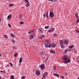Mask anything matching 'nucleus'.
Listing matches in <instances>:
<instances>
[{
  "label": "nucleus",
  "instance_id": "ddd939ff",
  "mask_svg": "<svg viewBox=\"0 0 79 79\" xmlns=\"http://www.w3.org/2000/svg\"><path fill=\"white\" fill-rule=\"evenodd\" d=\"M34 37H35V35L33 34L30 36V39H34Z\"/></svg>",
  "mask_w": 79,
  "mask_h": 79
},
{
  "label": "nucleus",
  "instance_id": "de8ad7c7",
  "mask_svg": "<svg viewBox=\"0 0 79 79\" xmlns=\"http://www.w3.org/2000/svg\"><path fill=\"white\" fill-rule=\"evenodd\" d=\"M2 56V54L0 52V56Z\"/></svg>",
  "mask_w": 79,
  "mask_h": 79
},
{
  "label": "nucleus",
  "instance_id": "7c9ffc66",
  "mask_svg": "<svg viewBox=\"0 0 79 79\" xmlns=\"http://www.w3.org/2000/svg\"><path fill=\"white\" fill-rule=\"evenodd\" d=\"M44 52H42L40 53V55H44Z\"/></svg>",
  "mask_w": 79,
  "mask_h": 79
},
{
  "label": "nucleus",
  "instance_id": "72a5a7b5",
  "mask_svg": "<svg viewBox=\"0 0 79 79\" xmlns=\"http://www.w3.org/2000/svg\"><path fill=\"white\" fill-rule=\"evenodd\" d=\"M4 37L5 38V39H7L8 38V36L6 35H4Z\"/></svg>",
  "mask_w": 79,
  "mask_h": 79
},
{
  "label": "nucleus",
  "instance_id": "20e7f679",
  "mask_svg": "<svg viewBox=\"0 0 79 79\" xmlns=\"http://www.w3.org/2000/svg\"><path fill=\"white\" fill-rule=\"evenodd\" d=\"M39 67L41 69H45V65L43 64L39 66Z\"/></svg>",
  "mask_w": 79,
  "mask_h": 79
},
{
  "label": "nucleus",
  "instance_id": "c85d7f7f",
  "mask_svg": "<svg viewBox=\"0 0 79 79\" xmlns=\"http://www.w3.org/2000/svg\"><path fill=\"white\" fill-rule=\"evenodd\" d=\"M25 77H26L25 76H23L21 77V79H25Z\"/></svg>",
  "mask_w": 79,
  "mask_h": 79
},
{
  "label": "nucleus",
  "instance_id": "79ce46f5",
  "mask_svg": "<svg viewBox=\"0 0 79 79\" xmlns=\"http://www.w3.org/2000/svg\"><path fill=\"white\" fill-rule=\"evenodd\" d=\"M19 16L20 18H22V17H23V16L22 15H20Z\"/></svg>",
  "mask_w": 79,
  "mask_h": 79
},
{
  "label": "nucleus",
  "instance_id": "393cba45",
  "mask_svg": "<svg viewBox=\"0 0 79 79\" xmlns=\"http://www.w3.org/2000/svg\"><path fill=\"white\" fill-rule=\"evenodd\" d=\"M73 47H74V45H72L71 46H70L69 47V48H73Z\"/></svg>",
  "mask_w": 79,
  "mask_h": 79
},
{
  "label": "nucleus",
  "instance_id": "f8f14e48",
  "mask_svg": "<svg viewBox=\"0 0 79 79\" xmlns=\"http://www.w3.org/2000/svg\"><path fill=\"white\" fill-rule=\"evenodd\" d=\"M63 43L64 44H68V40H65L63 41Z\"/></svg>",
  "mask_w": 79,
  "mask_h": 79
},
{
  "label": "nucleus",
  "instance_id": "a211bd4d",
  "mask_svg": "<svg viewBox=\"0 0 79 79\" xmlns=\"http://www.w3.org/2000/svg\"><path fill=\"white\" fill-rule=\"evenodd\" d=\"M10 79H15V76L14 75L10 76Z\"/></svg>",
  "mask_w": 79,
  "mask_h": 79
},
{
  "label": "nucleus",
  "instance_id": "f3484780",
  "mask_svg": "<svg viewBox=\"0 0 79 79\" xmlns=\"http://www.w3.org/2000/svg\"><path fill=\"white\" fill-rule=\"evenodd\" d=\"M48 11L46 12V16L47 18H49V16L48 15Z\"/></svg>",
  "mask_w": 79,
  "mask_h": 79
},
{
  "label": "nucleus",
  "instance_id": "f03ea898",
  "mask_svg": "<svg viewBox=\"0 0 79 79\" xmlns=\"http://www.w3.org/2000/svg\"><path fill=\"white\" fill-rule=\"evenodd\" d=\"M70 56L68 55H65L63 56L62 61L64 63H67L70 62Z\"/></svg>",
  "mask_w": 79,
  "mask_h": 79
},
{
  "label": "nucleus",
  "instance_id": "5fc2aeb1",
  "mask_svg": "<svg viewBox=\"0 0 79 79\" xmlns=\"http://www.w3.org/2000/svg\"><path fill=\"white\" fill-rule=\"evenodd\" d=\"M0 79H1V77H0Z\"/></svg>",
  "mask_w": 79,
  "mask_h": 79
},
{
  "label": "nucleus",
  "instance_id": "a18cd8bd",
  "mask_svg": "<svg viewBox=\"0 0 79 79\" xmlns=\"http://www.w3.org/2000/svg\"><path fill=\"white\" fill-rule=\"evenodd\" d=\"M57 1V0H53V2H56Z\"/></svg>",
  "mask_w": 79,
  "mask_h": 79
},
{
  "label": "nucleus",
  "instance_id": "4468645a",
  "mask_svg": "<svg viewBox=\"0 0 79 79\" xmlns=\"http://www.w3.org/2000/svg\"><path fill=\"white\" fill-rule=\"evenodd\" d=\"M34 32V30H30L28 31V34H31V33H32V32Z\"/></svg>",
  "mask_w": 79,
  "mask_h": 79
},
{
  "label": "nucleus",
  "instance_id": "a19ab883",
  "mask_svg": "<svg viewBox=\"0 0 79 79\" xmlns=\"http://www.w3.org/2000/svg\"><path fill=\"white\" fill-rule=\"evenodd\" d=\"M8 26L10 27H11V25L10 23L8 24Z\"/></svg>",
  "mask_w": 79,
  "mask_h": 79
},
{
  "label": "nucleus",
  "instance_id": "1a4fd4ad",
  "mask_svg": "<svg viewBox=\"0 0 79 79\" xmlns=\"http://www.w3.org/2000/svg\"><path fill=\"white\" fill-rule=\"evenodd\" d=\"M40 71L39 70H37L36 71V73L37 76H39L40 74Z\"/></svg>",
  "mask_w": 79,
  "mask_h": 79
},
{
  "label": "nucleus",
  "instance_id": "864d4df0",
  "mask_svg": "<svg viewBox=\"0 0 79 79\" xmlns=\"http://www.w3.org/2000/svg\"><path fill=\"white\" fill-rule=\"evenodd\" d=\"M1 21V19H0V22Z\"/></svg>",
  "mask_w": 79,
  "mask_h": 79
},
{
  "label": "nucleus",
  "instance_id": "aec40b11",
  "mask_svg": "<svg viewBox=\"0 0 79 79\" xmlns=\"http://www.w3.org/2000/svg\"><path fill=\"white\" fill-rule=\"evenodd\" d=\"M54 76H56V77H60V75L58 74H55Z\"/></svg>",
  "mask_w": 79,
  "mask_h": 79
},
{
  "label": "nucleus",
  "instance_id": "f257e3e1",
  "mask_svg": "<svg viewBox=\"0 0 79 79\" xmlns=\"http://www.w3.org/2000/svg\"><path fill=\"white\" fill-rule=\"evenodd\" d=\"M44 45L45 47H49V48L50 47H52V48H55L56 45L54 44H52V43H50V40H47L46 41V43L44 44Z\"/></svg>",
  "mask_w": 79,
  "mask_h": 79
},
{
  "label": "nucleus",
  "instance_id": "09e8293b",
  "mask_svg": "<svg viewBox=\"0 0 79 79\" xmlns=\"http://www.w3.org/2000/svg\"><path fill=\"white\" fill-rule=\"evenodd\" d=\"M65 75H67L68 74H67V73H65Z\"/></svg>",
  "mask_w": 79,
  "mask_h": 79
},
{
  "label": "nucleus",
  "instance_id": "3c124183",
  "mask_svg": "<svg viewBox=\"0 0 79 79\" xmlns=\"http://www.w3.org/2000/svg\"><path fill=\"white\" fill-rule=\"evenodd\" d=\"M46 55H47L48 56V54H46Z\"/></svg>",
  "mask_w": 79,
  "mask_h": 79
},
{
  "label": "nucleus",
  "instance_id": "bb28decb",
  "mask_svg": "<svg viewBox=\"0 0 79 79\" xmlns=\"http://www.w3.org/2000/svg\"><path fill=\"white\" fill-rule=\"evenodd\" d=\"M18 53H16L14 55V56L15 57H17L18 56Z\"/></svg>",
  "mask_w": 79,
  "mask_h": 79
},
{
  "label": "nucleus",
  "instance_id": "473e14b6",
  "mask_svg": "<svg viewBox=\"0 0 79 79\" xmlns=\"http://www.w3.org/2000/svg\"><path fill=\"white\" fill-rule=\"evenodd\" d=\"M9 64H10V66H11L12 67H13V64H12V63H11L10 62V63H9Z\"/></svg>",
  "mask_w": 79,
  "mask_h": 79
},
{
  "label": "nucleus",
  "instance_id": "6ab92c4d",
  "mask_svg": "<svg viewBox=\"0 0 79 79\" xmlns=\"http://www.w3.org/2000/svg\"><path fill=\"white\" fill-rule=\"evenodd\" d=\"M22 60H23V58H22V57H21L20 58L19 61V63H22Z\"/></svg>",
  "mask_w": 79,
  "mask_h": 79
},
{
  "label": "nucleus",
  "instance_id": "2f4dec72",
  "mask_svg": "<svg viewBox=\"0 0 79 79\" xmlns=\"http://www.w3.org/2000/svg\"><path fill=\"white\" fill-rule=\"evenodd\" d=\"M75 31L76 32V33H79V30H76Z\"/></svg>",
  "mask_w": 79,
  "mask_h": 79
},
{
  "label": "nucleus",
  "instance_id": "58836bf2",
  "mask_svg": "<svg viewBox=\"0 0 79 79\" xmlns=\"http://www.w3.org/2000/svg\"><path fill=\"white\" fill-rule=\"evenodd\" d=\"M79 19H77V23H79Z\"/></svg>",
  "mask_w": 79,
  "mask_h": 79
},
{
  "label": "nucleus",
  "instance_id": "49530a36",
  "mask_svg": "<svg viewBox=\"0 0 79 79\" xmlns=\"http://www.w3.org/2000/svg\"><path fill=\"white\" fill-rule=\"evenodd\" d=\"M48 0L50 2H52V1H53V0Z\"/></svg>",
  "mask_w": 79,
  "mask_h": 79
},
{
  "label": "nucleus",
  "instance_id": "39448f33",
  "mask_svg": "<svg viewBox=\"0 0 79 79\" xmlns=\"http://www.w3.org/2000/svg\"><path fill=\"white\" fill-rule=\"evenodd\" d=\"M47 75H48V73L47 72H45L43 75V78H42V79H45V78L46 76H47Z\"/></svg>",
  "mask_w": 79,
  "mask_h": 79
},
{
  "label": "nucleus",
  "instance_id": "a878e982",
  "mask_svg": "<svg viewBox=\"0 0 79 79\" xmlns=\"http://www.w3.org/2000/svg\"><path fill=\"white\" fill-rule=\"evenodd\" d=\"M14 5V4H10L9 5V6L11 7V6H13Z\"/></svg>",
  "mask_w": 79,
  "mask_h": 79
},
{
  "label": "nucleus",
  "instance_id": "603ef678",
  "mask_svg": "<svg viewBox=\"0 0 79 79\" xmlns=\"http://www.w3.org/2000/svg\"><path fill=\"white\" fill-rule=\"evenodd\" d=\"M78 79H79V77H77Z\"/></svg>",
  "mask_w": 79,
  "mask_h": 79
},
{
  "label": "nucleus",
  "instance_id": "c03bdc74",
  "mask_svg": "<svg viewBox=\"0 0 79 79\" xmlns=\"http://www.w3.org/2000/svg\"><path fill=\"white\" fill-rule=\"evenodd\" d=\"M43 16H44V17H45L46 16L45 14H44Z\"/></svg>",
  "mask_w": 79,
  "mask_h": 79
},
{
  "label": "nucleus",
  "instance_id": "6e6552de",
  "mask_svg": "<svg viewBox=\"0 0 79 79\" xmlns=\"http://www.w3.org/2000/svg\"><path fill=\"white\" fill-rule=\"evenodd\" d=\"M54 30H55V28H52L51 29L48 30V32H53L54 31Z\"/></svg>",
  "mask_w": 79,
  "mask_h": 79
},
{
  "label": "nucleus",
  "instance_id": "dca6fc26",
  "mask_svg": "<svg viewBox=\"0 0 79 79\" xmlns=\"http://www.w3.org/2000/svg\"><path fill=\"white\" fill-rule=\"evenodd\" d=\"M50 52L51 53H55V51H53L52 50H51L50 51Z\"/></svg>",
  "mask_w": 79,
  "mask_h": 79
},
{
  "label": "nucleus",
  "instance_id": "9d476101",
  "mask_svg": "<svg viewBox=\"0 0 79 79\" xmlns=\"http://www.w3.org/2000/svg\"><path fill=\"white\" fill-rule=\"evenodd\" d=\"M45 37V35H41V36H40L38 37V38L39 39H41V40H42V39H43V38Z\"/></svg>",
  "mask_w": 79,
  "mask_h": 79
},
{
  "label": "nucleus",
  "instance_id": "b1692460",
  "mask_svg": "<svg viewBox=\"0 0 79 79\" xmlns=\"http://www.w3.org/2000/svg\"><path fill=\"white\" fill-rule=\"evenodd\" d=\"M39 31L41 33H42L43 32V31H42V30H41L40 28L39 29Z\"/></svg>",
  "mask_w": 79,
  "mask_h": 79
},
{
  "label": "nucleus",
  "instance_id": "7ed1b4c3",
  "mask_svg": "<svg viewBox=\"0 0 79 79\" xmlns=\"http://www.w3.org/2000/svg\"><path fill=\"white\" fill-rule=\"evenodd\" d=\"M60 45L61 48H64V46H63V40H60Z\"/></svg>",
  "mask_w": 79,
  "mask_h": 79
},
{
  "label": "nucleus",
  "instance_id": "8fccbe9b",
  "mask_svg": "<svg viewBox=\"0 0 79 79\" xmlns=\"http://www.w3.org/2000/svg\"><path fill=\"white\" fill-rule=\"evenodd\" d=\"M62 78L63 79H64V77H63V76H62Z\"/></svg>",
  "mask_w": 79,
  "mask_h": 79
},
{
  "label": "nucleus",
  "instance_id": "cd10ccee",
  "mask_svg": "<svg viewBox=\"0 0 79 79\" xmlns=\"http://www.w3.org/2000/svg\"><path fill=\"white\" fill-rule=\"evenodd\" d=\"M53 70H56V66H54V67L53 68Z\"/></svg>",
  "mask_w": 79,
  "mask_h": 79
},
{
  "label": "nucleus",
  "instance_id": "c756f323",
  "mask_svg": "<svg viewBox=\"0 0 79 79\" xmlns=\"http://www.w3.org/2000/svg\"><path fill=\"white\" fill-rule=\"evenodd\" d=\"M13 50H17V48L15 46H13Z\"/></svg>",
  "mask_w": 79,
  "mask_h": 79
},
{
  "label": "nucleus",
  "instance_id": "412c9836",
  "mask_svg": "<svg viewBox=\"0 0 79 79\" xmlns=\"http://www.w3.org/2000/svg\"><path fill=\"white\" fill-rule=\"evenodd\" d=\"M75 15L76 17L78 19L79 18V17H78V14L77 13H76L75 14Z\"/></svg>",
  "mask_w": 79,
  "mask_h": 79
},
{
  "label": "nucleus",
  "instance_id": "ea45409f",
  "mask_svg": "<svg viewBox=\"0 0 79 79\" xmlns=\"http://www.w3.org/2000/svg\"><path fill=\"white\" fill-rule=\"evenodd\" d=\"M56 33H55L53 35V37H55V36H56Z\"/></svg>",
  "mask_w": 79,
  "mask_h": 79
},
{
  "label": "nucleus",
  "instance_id": "6e6d98bb",
  "mask_svg": "<svg viewBox=\"0 0 79 79\" xmlns=\"http://www.w3.org/2000/svg\"><path fill=\"white\" fill-rule=\"evenodd\" d=\"M11 54H12V53H11Z\"/></svg>",
  "mask_w": 79,
  "mask_h": 79
},
{
  "label": "nucleus",
  "instance_id": "9b49d317",
  "mask_svg": "<svg viewBox=\"0 0 79 79\" xmlns=\"http://www.w3.org/2000/svg\"><path fill=\"white\" fill-rule=\"evenodd\" d=\"M11 16H12V15L11 14H10L7 17V19H8V20H9L11 19Z\"/></svg>",
  "mask_w": 79,
  "mask_h": 79
},
{
  "label": "nucleus",
  "instance_id": "423d86ee",
  "mask_svg": "<svg viewBox=\"0 0 79 79\" xmlns=\"http://www.w3.org/2000/svg\"><path fill=\"white\" fill-rule=\"evenodd\" d=\"M49 16L51 17V18H53L54 16V14L53 12H51L49 13Z\"/></svg>",
  "mask_w": 79,
  "mask_h": 79
},
{
  "label": "nucleus",
  "instance_id": "4d7b16f0",
  "mask_svg": "<svg viewBox=\"0 0 79 79\" xmlns=\"http://www.w3.org/2000/svg\"><path fill=\"white\" fill-rule=\"evenodd\" d=\"M11 54H12V53H11Z\"/></svg>",
  "mask_w": 79,
  "mask_h": 79
},
{
  "label": "nucleus",
  "instance_id": "4c0bfd02",
  "mask_svg": "<svg viewBox=\"0 0 79 79\" xmlns=\"http://www.w3.org/2000/svg\"><path fill=\"white\" fill-rule=\"evenodd\" d=\"M0 72H1V73H6V71H1Z\"/></svg>",
  "mask_w": 79,
  "mask_h": 79
},
{
  "label": "nucleus",
  "instance_id": "4be33fe9",
  "mask_svg": "<svg viewBox=\"0 0 79 79\" xmlns=\"http://www.w3.org/2000/svg\"><path fill=\"white\" fill-rule=\"evenodd\" d=\"M10 35H11V37H13V38H14V37H15V35H14V34H13V33H11L10 34Z\"/></svg>",
  "mask_w": 79,
  "mask_h": 79
},
{
  "label": "nucleus",
  "instance_id": "c9c22d12",
  "mask_svg": "<svg viewBox=\"0 0 79 79\" xmlns=\"http://www.w3.org/2000/svg\"><path fill=\"white\" fill-rule=\"evenodd\" d=\"M12 42L13 43H15V40L14 39L12 40Z\"/></svg>",
  "mask_w": 79,
  "mask_h": 79
},
{
  "label": "nucleus",
  "instance_id": "5701e85b",
  "mask_svg": "<svg viewBox=\"0 0 79 79\" xmlns=\"http://www.w3.org/2000/svg\"><path fill=\"white\" fill-rule=\"evenodd\" d=\"M50 27V26H46L45 27V29H48Z\"/></svg>",
  "mask_w": 79,
  "mask_h": 79
},
{
  "label": "nucleus",
  "instance_id": "37998d69",
  "mask_svg": "<svg viewBox=\"0 0 79 79\" xmlns=\"http://www.w3.org/2000/svg\"><path fill=\"white\" fill-rule=\"evenodd\" d=\"M24 0V1H25L26 2H27V1H28V0Z\"/></svg>",
  "mask_w": 79,
  "mask_h": 79
},
{
  "label": "nucleus",
  "instance_id": "0eeeda50",
  "mask_svg": "<svg viewBox=\"0 0 79 79\" xmlns=\"http://www.w3.org/2000/svg\"><path fill=\"white\" fill-rule=\"evenodd\" d=\"M68 51H69V52H71V49H69V50H68V49H66L64 52V54H66V53H67V52H68Z\"/></svg>",
  "mask_w": 79,
  "mask_h": 79
},
{
  "label": "nucleus",
  "instance_id": "e433bc0d",
  "mask_svg": "<svg viewBox=\"0 0 79 79\" xmlns=\"http://www.w3.org/2000/svg\"><path fill=\"white\" fill-rule=\"evenodd\" d=\"M49 58V56H48L46 59V60H45V61H47V60H48V58Z\"/></svg>",
  "mask_w": 79,
  "mask_h": 79
},
{
  "label": "nucleus",
  "instance_id": "f704fd0d",
  "mask_svg": "<svg viewBox=\"0 0 79 79\" xmlns=\"http://www.w3.org/2000/svg\"><path fill=\"white\" fill-rule=\"evenodd\" d=\"M20 24H24V22H20Z\"/></svg>",
  "mask_w": 79,
  "mask_h": 79
},
{
  "label": "nucleus",
  "instance_id": "2eb2a0df",
  "mask_svg": "<svg viewBox=\"0 0 79 79\" xmlns=\"http://www.w3.org/2000/svg\"><path fill=\"white\" fill-rule=\"evenodd\" d=\"M27 3V7H29V1H27L26 2Z\"/></svg>",
  "mask_w": 79,
  "mask_h": 79
}]
</instances>
